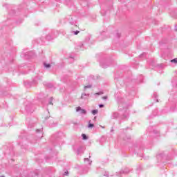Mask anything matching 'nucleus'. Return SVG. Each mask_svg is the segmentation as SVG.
Listing matches in <instances>:
<instances>
[{"label":"nucleus","instance_id":"obj_12","mask_svg":"<svg viewBox=\"0 0 177 177\" xmlns=\"http://www.w3.org/2000/svg\"><path fill=\"white\" fill-rule=\"evenodd\" d=\"M50 127L52 128H55V127H57V122H53V120H52L49 123Z\"/></svg>","mask_w":177,"mask_h":177},{"label":"nucleus","instance_id":"obj_17","mask_svg":"<svg viewBox=\"0 0 177 177\" xmlns=\"http://www.w3.org/2000/svg\"><path fill=\"white\" fill-rule=\"evenodd\" d=\"M25 110H26V111H28V113H33L34 110L30 109L28 106H26L25 108Z\"/></svg>","mask_w":177,"mask_h":177},{"label":"nucleus","instance_id":"obj_15","mask_svg":"<svg viewBox=\"0 0 177 177\" xmlns=\"http://www.w3.org/2000/svg\"><path fill=\"white\" fill-rule=\"evenodd\" d=\"M153 133L155 134V136H160V131L157 129H153Z\"/></svg>","mask_w":177,"mask_h":177},{"label":"nucleus","instance_id":"obj_47","mask_svg":"<svg viewBox=\"0 0 177 177\" xmlns=\"http://www.w3.org/2000/svg\"><path fill=\"white\" fill-rule=\"evenodd\" d=\"M140 57H142V55H140Z\"/></svg>","mask_w":177,"mask_h":177},{"label":"nucleus","instance_id":"obj_2","mask_svg":"<svg viewBox=\"0 0 177 177\" xmlns=\"http://www.w3.org/2000/svg\"><path fill=\"white\" fill-rule=\"evenodd\" d=\"M56 37H57V35H55V32H52L51 34H48L46 37V39H47V41H52V39H55Z\"/></svg>","mask_w":177,"mask_h":177},{"label":"nucleus","instance_id":"obj_31","mask_svg":"<svg viewBox=\"0 0 177 177\" xmlns=\"http://www.w3.org/2000/svg\"><path fill=\"white\" fill-rule=\"evenodd\" d=\"M115 35H116V38H120V37H121V33L116 32Z\"/></svg>","mask_w":177,"mask_h":177},{"label":"nucleus","instance_id":"obj_46","mask_svg":"<svg viewBox=\"0 0 177 177\" xmlns=\"http://www.w3.org/2000/svg\"><path fill=\"white\" fill-rule=\"evenodd\" d=\"M0 177H5L4 176H0Z\"/></svg>","mask_w":177,"mask_h":177},{"label":"nucleus","instance_id":"obj_23","mask_svg":"<svg viewBox=\"0 0 177 177\" xmlns=\"http://www.w3.org/2000/svg\"><path fill=\"white\" fill-rule=\"evenodd\" d=\"M46 86H47V88H53V84H52V83H47Z\"/></svg>","mask_w":177,"mask_h":177},{"label":"nucleus","instance_id":"obj_14","mask_svg":"<svg viewBox=\"0 0 177 177\" xmlns=\"http://www.w3.org/2000/svg\"><path fill=\"white\" fill-rule=\"evenodd\" d=\"M122 174H129V169H124V170L120 171V174L122 175Z\"/></svg>","mask_w":177,"mask_h":177},{"label":"nucleus","instance_id":"obj_1","mask_svg":"<svg viewBox=\"0 0 177 177\" xmlns=\"http://www.w3.org/2000/svg\"><path fill=\"white\" fill-rule=\"evenodd\" d=\"M124 113L120 117V120H124V121H127L128 118H129V113H128V111L127 109H123Z\"/></svg>","mask_w":177,"mask_h":177},{"label":"nucleus","instance_id":"obj_39","mask_svg":"<svg viewBox=\"0 0 177 177\" xmlns=\"http://www.w3.org/2000/svg\"><path fill=\"white\" fill-rule=\"evenodd\" d=\"M158 156H159V157H162V153H160V154L158 155Z\"/></svg>","mask_w":177,"mask_h":177},{"label":"nucleus","instance_id":"obj_28","mask_svg":"<svg viewBox=\"0 0 177 177\" xmlns=\"http://www.w3.org/2000/svg\"><path fill=\"white\" fill-rule=\"evenodd\" d=\"M95 96H99V95H103V91H100V92H98V93H95Z\"/></svg>","mask_w":177,"mask_h":177},{"label":"nucleus","instance_id":"obj_43","mask_svg":"<svg viewBox=\"0 0 177 177\" xmlns=\"http://www.w3.org/2000/svg\"><path fill=\"white\" fill-rule=\"evenodd\" d=\"M71 59H74V57H71Z\"/></svg>","mask_w":177,"mask_h":177},{"label":"nucleus","instance_id":"obj_19","mask_svg":"<svg viewBox=\"0 0 177 177\" xmlns=\"http://www.w3.org/2000/svg\"><path fill=\"white\" fill-rule=\"evenodd\" d=\"M53 97H50L49 100H48V103L46 104V106H48V104H51L52 106H53Z\"/></svg>","mask_w":177,"mask_h":177},{"label":"nucleus","instance_id":"obj_7","mask_svg":"<svg viewBox=\"0 0 177 177\" xmlns=\"http://www.w3.org/2000/svg\"><path fill=\"white\" fill-rule=\"evenodd\" d=\"M84 150H85V148H84V147H79L77 149V154L78 156H80V154H83Z\"/></svg>","mask_w":177,"mask_h":177},{"label":"nucleus","instance_id":"obj_32","mask_svg":"<svg viewBox=\"0 0 177 177\" xmlns=\"http://www.w3.org/2000/svg\"><path fill=\"white\" fill-rule=\"evenodd\" d=\"M88 88H92V85H87L84 86V90L88 89Z\"/></svg>","mask_w":177,"mask_h":177},{"label":"nucleus","instance_id":"obj_30","mask_svg":"<svg viewBox=\"0 0 177 177\" xmlns=\"http://www.w3.org/2000/svg\"><path fill=\"white\" fill-rule=\"evenodd\" d=\"M171 63H176V64H177V58H174L171 59Z\"/></svg>","mask_w":177,"mask_h":177},{"label":"nucleus","instance_id":"obj_38","mask_svg":"<svg viewBox=\"0 0 177 177\" xmlns=\"http://www.w3.org/2000/svg\"><path fill=\"white\" fill-rule=\"evenodd\" d=\"M69 22H70L71 24H74V21H71V20L69 19Z\"/></svg>","mask_w":177,"mask_h":177},{"label":"nucleus","instance_id":"obj_50","mask_svg":"<svg viewBox=\"0 0 177 177\" xmlns=\"http://www.w3.org/2000/svg\"><path fill=\"white\" fill-rule=\"evenodd\" d=\"M89 158H91V156H89Z\"/></svg>","mask_w":177,"mask_h":177},{"label":"nucleus","instance_id":"obj_10","mask_svg":"<svg viewBox=\"0 0 177 177\" xmlns=\"http://www.w3.org/2000/svg\"><path fill=\"white\" fill-rule=\"evenodd\" d=\"M85 46V43L84 42H79L77 46V49H82Z\"/></svg>","mask_w":177,"mask_h":177},{"label":"nucleus","instance_id":"obj_26","mask_svg":"<svg viewBox=\"0 0 177 177\" xmlns=\"http://www.w3.org/2000/svg\"><path fill=\"white\" fill-rule=\"evenodd\" d=\"M157 113H158V109H156L155 111H153L152 115H153V117H156V115H157Z\"/></svg>","mask_w":177,"mask_h":177},{"label":"nucleus","instance_id":"obj_36","mask_svg":"<svg viewBox=\"0 0 177 177\" xmlns=\"http://www.w3.org/2000/svg\"><path fill=\"white\" fill-rule=\"evenodd\" d=\"M116 81V84H118V82H121V79L118 80V79H115Z\"/></svg>","mask_w":177,"mask_h":177},{"label":"nucleus","instance_id":"obj_13","mask_svg":"<svg viewBox=\"0 0 177 177\" xmlns=\"http://www.w3.org/2000/svg\"><path fill=\"white\" fill-rule=\"evenodd\" d=\"M86 97H89V93H82L81 95V99H86Z\"/></svg>","mask_w":177,"mask_h":177},{"label":"nucleus","instance_id":"obj_3","mask_svg":"<svg viewBox=\"0 0 177 177\" xmlns=\"http://www.w3.org/2000/svg\"><path fill=\"white\" fill-rule=\"evenodd\" d=\"M42 129H44V128H41L40 129H36V136H37V139H41V138H42V136H44V132L42 131Z\"/></svg>","mask_w":177,"mask_h":177},{"label":"nucleus","instance_id":"obj_11","mask_svg":"<svg viewBox=\"0 0 177 177\" xmlns=\"http://www.w3.org/2000/svg\"><path fill=\"white\" fill-rule=\"evenodd\" d=\"M124 100L123 99H121L120 100V98H118V103H119V108H120V110H121V106H124Z\"/></svg>","mask_w":177,"mask_h":177},{"label":"nucleus","instance_id":"obj_16","mask_svg":"<svg viewBox=\"0 0 177 177\" xmlns=\"http://www.w3.org/2000/svg\"><path fill=\"white\" fill-rule=\"evenodd\" d=\"M84 162H87L88 165H91V164H92V161H91L88 158H84Z\"/></svg>","mask_w":177,"mask_h":177},{"label":"nucleus","instance_id":"obj_49","mask_svg":"<svg viewBox=\"0 0 177 177\" xmlns=\"http://www.w3.org/2000/svg\"><path fill=\"white\" fill-rule=\"evenodd\" d=\"M32 143H35V142H32Z\"/></svg>","mask_w":177,"mask_h":177},{"label":"nucleus","instance_id":"obj_9","mask_svg":"<svg viewBox=\"0 0 177 177\" xmlns=\"http://www.w3.org/2000/svg\"><path fill=\"white\" fill-rule=\"evenodd\" d=\"M104 35H106V32L103 31L100 32V35L98 37V41H103L104 39Z\"/></svg>","mask_w":177,"mask_h":177},{"label":"nucleus","instance_id":"obj_22","mask_svg":"<svg viewBox=\"0 0 177 177\" xmlns=\"http://www.w3.org/2000/svg\"><path fill=\"white\" fill-rule=\"evenodd\" d=\"M140 80L137 81V84H140V82H143V75H140Z\"/></svg>","mask_w":177,"mask_h":177},{"label":"nucleus","instance_id":"obj_8","mask_svg":"<svg viewBox=\"0 0 177 177\" xmlns=\"http://www.w3.org/2000/svg\"><path fill=\"white\" fill-rule=\"evenodd\" d=\"M76 111H80V114H86V111L85 109H81V106H78L76 108Z\"/></svg>","mask_w":177,"mask_h":177},{"label":"nucleus","instance_id":"obj_34","mask_svg":"<svg viewBox=\"0 0 177 177\" xmlns=\"http://www.w3.org/2000/svg\"><path fill=\"white\" fill-rule=\"evenodd\" d=\"M104 176L109 177V172H105Z\"/></svg>","mask_w":177,"mask_h":177},{"label":"nucleus","instance_id":"obj_6","mask_svg":"<svg viewBox=\"0 0 177 177\" xmlns=\"http://www.w3.org/2000/svg\"><path fill=\"white\" fill-rule=\"evenodd\" d=\"M120 117V113L118 112H113L111 115V120H117Z\"/></svg>","mask_w":177,"mask_h":177},{"label":"nucleus","instance_id":"obj_33","mask_svg":"<svg viewBox=\"0 0 177 177\" xmlns=\"http://www.w3.org/2000/svg\"><path fill=\"white\" fill-rule=\"evenodd\" d=\"M99 107L100 109H103V107H104V104H99Z\"/></svg>","mask_w":177,"mask_h":177},{"label":"nucleus","instance_id":"obj_27","mask_svg":"<svg viewBox=\"0 0 177 177\" xmlns=\"http://www.w3.org/2000/svg\"><path fill=\"white\" fill-rule=\"evenodd\" d=\"M93 127H95V124L91 123V120L88 122V128H93Z\"/></svg>","mask_w":177,"mask_h":177},{"label":"nucleus","instance_id":"obj_5","mask_svg":"<svg viewBox=\"0 0 177 177\" xmlns=\"http://www.w3.org/2000/svg\"><path fill=\"white\" fill-rule=\"evenodd\" d=\"M100 66H101V67H102V68H107V67H109V66H110V62H100Z\"/></svg>","mask_w":177,"mask_h":177},{"label":"nucleus","instance_id":"obj_25","mask_svg":"<svg viewBox=\"0 0 177 177\" xmlns=\"http://www.w3.org/2000/svg\"><path fill=\"white\" fill-rule=\"evenodd\" d=\"M44 66L46 68H50V64H46V62L44 63Z\"/></svg>","mask_w":177,"mask_h":177},{"label":"nucleus","instance_id":"obj_29","mask_svg":"<svg viewBox=\"0 0 177 177\" xmlns=\"http://www.w3.org/2000/svg\"><path fill=\"white\" fill-rule=\"evenodd\" d=\"M89 41H91V37L88 36L86 37L85 42L88 43Z\"/></svg>","mask_w":177,"mask_h":177},{"label":"nucleus","instance_id":"obj_4","mask_svg":"<svg viewBox=\"0 0 177 177\" xmlns=\"http://www.w3.org/2000/svg\"><path fill=\"white\" fill-rule=\"evenodd\" d=\"M34 56H35V53H34V51H29L25 54L26 59H31V57H34Z\"/></svg>","mask_w":177,"mask_h":177},{"label":"nucleus","instance_id":"obj_44","mask_svg":"<svg viewBox=\"0 0 177 177\" xmlns=\"http://www.w3.org/2000/svg\"><path fill=\"white\" fill-rule=\"evenodd\" d=\"M94 120H96V116H95V117H94Z\"/></svg>","mask_w":177,"mask_h":177},{"label":"nucleus","instance_id":"obj_42","mask_svg":"<svg viewBox=\"0 0 177 177\" xmlns=\"http://www.w3.org/2000/svg\"><path fill=\"white\" fill-rule=\"evenodd\" d=\"M119 124H121V120L119 121Z\"/></svg>","mask_w":177,"mask_h":177},{"label":"nucleus","instance_id":"obj_41","mask_svg":"<svg viewBox=\"0 0 177 177\" xmlns=\"http://www.w3.org/2000/svg\"><path fill=\"white\" fill-rule=\"evenodd\" d=\"M159 67H162V64H160V66H159Z\"/></svg>","mask_w":177,"mask_h":177},{"label":"nucleus","instance_id":"obj_37","mask_svg":"<svg viewBox=\"0 0 177 177\" xmlns=\"http://www.w3.org/2000/svg\"><path fill=\"white\" fill-rule=\"evenodd\" d=\"M102 99H104V100H107V96H104Z\"/></svg>","mask_w":177,"mask_h":177},{"label":"nucleus","instance_id":"obj_40","mask_svg":"<svg viewBox=\"0 0 177 177\" xmlns=\"http://www.w3.org/2000/svg\"><path fill=\"white\" fill-rule=\"evenodd\" d=\"M43 106H45V103L44 102H41Z\"/></svg>","mask_w":177,"mask_h":177},{"label":"nucleus","instance_id":"obj_18","mask_svg":"<svg viewBox=\"0 0 177 177\" xmlns=\"http://www.w3.org/2000/svg\"><path fill=\"white\" fill-rule=\"evenodd\" d=\"M155 100H156V102H158V95H157V93H154L153 95Z\"/></svg>","mask_w":177,"mask_h":177},{"label":"nucleus","instance_id":"obj_21","mask_svg":"<svg viewBox=\"0 0 177 177\" xmlns=\"http://www.w3.org/2000/svg\"><path fill=\"white\" fill-rule=\"evenodd\" d=\"M71 34L73 35H78V33L80 32V30H71Z\"/></svg>","mask_w":177,"mask_h":177},{"label":"nucleus","instance_id":"obj_20","mask_svg":"<svg viewBox=\"0 0 177 177\" xmlns=\"http://www.w3.org/2000/svg\"><path fill=\"white\" fill-rule=\"evenodd\" d=\"M91 113L93 115H96L99 113V111L97 109H93L91 111Z\"/></svg>","mask_w":177,"mask_h":177},{"label":"nucleus","instance_id":"obj_24","mask_svg":"<svg viewBox=\"0 0 177 177\" xmlns=\"http://www.w3.org/2000/svg\"><path fill=\"white\" fill-rule=\"evenodd\" d=\"M82 137L83 140H86L88 139V136H86V134H82Z\"/></svg>","mask_w":177,"mask_h":177},{"label":"nucleus","instance_id":"obj_51","mask_svg":"<svg viewBox=\"0 0 177 177\" xmlns=\"http://www.w3.org/2000/svg\"><path fill=\"white\" fill-rule=\"evenodd\" d=\"M79 49H82V48H79Z\"/></svg>","mask_w":177,"mask_h":177},{"label":"nucleus","instance_id":"obj_45","mask_svg":"<svg viewBox=\"0 0 177 177\" xmlns=\"http://www.w3.org/2000/svg\"><path fill=\"white\" fill-rule=\"evenodd\" d=\"M45 120H48V118H45Z\"/></svg>","mask_w":177,"mask_h":177},{"label":"nucleus","instance_id":"obj_35","mask_svg":"<svg viewBox=\"0 0 177 177\" xmlns=\"http://www.w3.org/2000/svg\"><path fill=\"white\" fill-rule=\"evenodd\" d=\"M64 175L65 176H67L68 175V171H65V172L64 173Z\"/></svg>","mask_w":177,"mask_h":177},{"label":"nucleus","instance_id":"obj_48","mask_svg":"<svg viewBox=\"0 0 177 177\" xmlns=\"http://www.w3.org/2000/svg\"><path fill=\"white\" fill-rule=\"evenodd\" d=\"M20 138H21V136H19V139H20Z\"/></svg>","mask_w":177,"mask_h":177}]
</instances>
